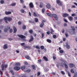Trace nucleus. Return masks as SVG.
Here are the masks:
<instances>
[{
  "label": "nucleus",
  "instance_id": "obj_1",
  "mask_svg": "<svg viewBox=\"0 0 77 77\" xmlns=\"http://www.w3.org/2000/svg\"><path fill=\"white\" fill-rule=\"evenodd\" d=\"M47 14L49 17H53L55 18V20H58V18H57V16L56 14H50L48 13H47Z\"/></svg>",
  "mask_w": 77,
  "mask_h": 77
},
{
  "label": "nucleus",
  "instance_id": "obj_2",
  "mask_svg": "<svg viewBox=\"0 0 77 77\" xmlns=\"http://www.w3.org/2000/svg\"><path fill=\"white\" fill-rule=\"evenodd\" d=\"M4 20H8V21H11L12 20V18L11 17H5L4 18Z\"/></svg>",
  "mask_w": 77,
  "mask_h": 77
},
{
  "label": "nucleus",
  "instance_id": "obj_3",
  "mask_svg": "<svg viewBox=\"0 0 77 77\" xmlns=\"http://www.w3.org/2000/svg\"><path fill=\"white\" fill-rule=\"evenodd\" d=\"M56 2L59 6H62V2H61V1L60 0H56Z\"/></svg>",
  "mask_w": 77,
  "mask_h": 77
},
{
  "label": "nucleus",
  "instance_id": "obj_4",
  "mask_svg": "<svg viewBox=\"0 0 77 77\" xmlns=\"http://www.w3.org/2000/svg\"><path fill=\"white\" fill-rule=\"evenodd\" d=\"M8 66V65L7 64H6L5 65L4 64H2L1 65V68L2 71L4 70V68H6Z\"/></svg>",
  "mask_w": 77,
  "mask_h": 77
},
{
  "label": "nucleus",
  "instance_id": "obj_5",
  "mask_svg": "<svg viewBox=\"0 0 77 77\" xmlns=\"http://www.w3.org/2000/svg\"><path fill=\"white\" fill-rule=\"evenodd\" d=\"M73 30V32H70V33L72 35H73V34H75V28L74 27H72V26L71 27Z\"/></svg>",
  "mask_w": 77,
  "mask_h": 77
},
{
  "label": "nucleus",
  "instance_id": "obj_6",
  "mask_svg": "<svg viewBox=\"0 0 77 77\" xmlns=\"http://www.w3.org/2000/svg\"><path fill=\"white\" fill-rule=\"evenodd\" d=\"M44 22H46V21L43 20L42 21V23L40 25V27H43L44 26Z\"/></svg>",
  "mask_w": 77,
  "mask_h": 77
},
{
  "label": "nucleus",
  "instance_id": "obj_7",
  "mask_svg": "<svg viewBox=\"0 0 77 77\" xmlns=\"http://www.w3.org/2000/svg\"><path fill=\"white\" fill-rule=\"evenodd\" d=\"M17 36L19 38H21L22 39H23V38H26V36L23 35H18Z\"/></svg>",
  "mask_w": 77,
  "mask_h": 77
},
{
  "label": "nucleus",
  "instance_id": "obj_8",
  "mask_svg": "<svg viewBox=\"0 0 77 77\" xmlns=\"http://www.w3.org/2000/svg\"><path fill=\"white\" fill-rule=\"evenodd\" d=\"M29 8H34V5L32 2H30L29 4Z\"/></svg>",
  "mask_w": 77,
  "mask_h": 77
},
{
  "label": "nucleus",
  "instance_id": "obj_9",
  "mask_svg": "<svg viewBox=\"0 0 77 77\" xmlns=\"http://www.w3.org/2000/svg\"><path fill=\"white\" fill-rule=\"evenodd\" d=\"M43 6H45V5L44 4L42 3V2H40V5H39V8H42L43 7Z\"/></svg>",
  "mask_w": 77,
  "mask_h": 77
},
{
  "label": "nucleus",
  "instance_id": "obj_10",
  "mask_svg": "<svg viewBox=\"0 0 77 77\" xmlns=\"http://www.w3.org/2000/svg\"><path fill=\"white\" fill-rule=\"evenodd\" d=\"M14 69L16 71H19V70L20 69V67L19 66H16L14 67Z\"/></svg>",
  "mask_w": 77,
  "mask_h": 77
},
{
  "label": "nucleus",
  "instance_id": "obj_11",
  "mask_svg": "<svg viewBox=\"0 0 77 77\" xmlns=\"http://www.w3.org/2000/svg\"><path fill=\"white\" fill-rule=\"evenodd\" d=\"M23 47H24V50L26 49V48H28L29 49H31V48H30V46H23Z\"/></svg>",
  "mask_w": 77,
  "mask_h": 77
},
{
  "label": "nucleus",
  "instance_id": "obj_12",
  "mask_svg": "<svg viewBox=\"0 0 77 77\" xmlns=\"http://www.w3.org/2000/svg\"><path fill=\"white\" fill-rule=\"evenodd\" d=\"M63 16L64 18H66V17L69 16V14L67 13L64 14L63 15Z\"/></svg>",
  "mask_w": 77,
  "mask_h": 77
},
{
  "label": "nucleus",
  "instance_id": "obj_13",
  "mask_svg": "<svg viewBox=\"0 0 77 77\" xmlns=\"http://www.w3.org/2000/svg\"><path fill=\"white\" fill-rule=\"evenodd\" d=\"M30 38H31L29 41V42L33 41V39H34V38H33V36L31 35L30 36Z\"/></svg>",
  "mask_w": 77,
  "mask_h": 77
},
{
  "label": "nucleus",
  "instance_id": "obj_14",
  "mask_svg": "<svg viewBox=\"0 0 77 77\" xmlns=\"http://www.w3.org/2000/svg\"><path fill=\"white\" fill-rule=\"evenodd\" d=\"M13 28L14 30L13 33H16L17 32V29L15 26H13Z\"/></svg>",
  "mask_w": 77,
  "mask_h": 77
},
{
  "label": "nucleus",
  "instance_id": "obj_15",
  "mask_svg": "<svg viewBox=\"0 0 77 77\" xmlns=\"http://www.w3.org/2000/svg\"><path fill=\"white\" fill-rule=\"evenodd\" d=\"M8 44H5L4 45L3 47V48L4 49H8Z\"/></svg>",
  "mask_w": 77,
  "mask_h": 77
},
{
  "label": "nucleus",
  "instance_id": "obj_16",
  "mask_svg": "<svg viewBox=\"0 0 77 77\" xmlns=\"http://www.w3.org/2000/svg\"><path fill=\"white\" fill-rule=\"evenodd\" d=\"M46 8L48 9L51 8V5L50 4H48L46 5Z\"/></svg>",
  "mask_w": 77,
  "mask_h": 77
},
{
  "label": "nucleus",
  "instance_id": "obj_17",
  "mask_svg": "<svg viewBox=\"0 0 77 77\" xmlns=\"http://www.w3.org/2000/svg\"><path fill=\"white\" fill-rule=\"evenodd\" d=\"M73 66H75V65L73 63H70L69 64V68H73Z\"/></svg>",
  "mask_w": 77,
  "mask_h": 77
},
{
  "label": "nucleus",
  "instance_id": "obj_18",
  "mask_svg": "<svg viewBox=\"0 0 77 77\" xmlns=\"http://www.w3.org/2000/svg\"><path fill=\"white\" fill-rule=\"evenodd\" d=\"M11 13H12L11 11H6L5 12V15H9L10 14H11Z\"/></svg>",
  "mask_w": 77,
  "mask_h": 77
},
{
  "label": "nucleus",
  "instance_id": "obj_19",
  "mask_svg": "<svg viewBox=\"0 0 77 77\" xmlns=\"http://www.w3.org/2000/svg\"><path fill=\"white\" fill-rule=\"evenodd\" d=\"M68 18L69 21H71L73 20V17L71 16H69V17H68Z\"/></svg>",
  "mask_w": 77,
  "mask_h": 77
},
{
  "label": "nucleus",
  "instance_id": "obj_20",
  "mask_svg": "<svg viewBox=\"0 0 77 77\" xmlns=\"http://www.w3.org/2000/svg\"><path fill=\"white\" fill-rule=\"evenodd\" d=\"M33 15L35 17H38V15H37V14L35 12H34L33 13Z\"/></svg>",
  "mask_w": 77,
  "mask_h": 77
},
{
  "label": "nucleus",
  "instance_id": "obj_21",
  "mask_svg": "<svg viewBox=\"0 0 77 77\" xmlns=\"http://www.w3.org/2000/svg\"><path fill=\"white\" fill-rule=\"evenodd\" d=\"M51 34H52V35H53L54 33L53 32H54V30H53V29L51 28Z\"/></svg>",
  "mask_w": 77,
  "mask_h": 77
},
{
  "label": "nucleus",
  "instance_id": "obj_22",
  "mask_svg": "<svg viewBox=\"0 0 77 77\" xmlns=\"http://www.w3.org/2000/svg\"><path fill=\"white\" fill-rule=\"evenodd\" d=\"M43 58L45 60V61H48V58H47V57L45 56Z\"/></svg>",
  "mask_w": 77,
  "mask_h": 77
},
{
  "label": "nucleus",
  "instance_id": "obj_23",
  "mask_svg": "<svg viewBox=\"0 0 77 77\" xmlns=\"http://www.w3.org/2000/svg\"><path fill=\"white\" fill-rule=\"evenodd\" d=\"M25 58L26 59H28V60H29V59H30V57L28 55H26L25 56Z\"/></svg>",
  "mask_w": 77,
  "mask_h": 77
},
{
  "label": "nucleus",
  "instance_id": "obj_24",
  "mask_svg": "<svg viewBox=\"0 0 77 77\" xmlns=\"http://www.w3.org/2000/svg\"><path fill=\"white\" fill-rule=\"evenodd\" d=\"M26 68V66H23L21 67L20 69H22V70H24Z\"/></svg>",
  "mask_w": 77,
  "mask_h": 77
},
{
  "label": "nucleus",
  "instance_id": "obj_25",
  "mask_svg": "<svg viewBox=\"0 0 77 77\" xmlns=\"http://www.w3.org/2000/svg\"><path fill=\"white\" fill-rule=\"evenodd\" d=\"M66 48H67V49H69V48H70V46L68 44H67L66 45Z\"/></svg>",
  "mask_w": 77,
  "mask_h": 77
},
{
  "label": "nucleus",
  "instance_id": "obj_26",
  "mask_svg": "<svg viewBox=\"0 0 77 77\" xmlns=\"http://www.w3.org/2000/svg\"><path fill=\"white\" fill-rule=\"evenodd\" d=\"M47 41L49 43H51V40L50 39H48L47 40Z\"/></svg>",
  "mask_w": 77,
  "mask_h": 77
},
{
  "label": "nucleus",
  "instance_id": "obj_27",
  "mask_svg": "<svg viewBox=\"0 0 77 77\" xmlns=\"http://www.w3.org/2000/svg\"><path fill=\"white\" fill-rule=\"evenodd\" d=\"M35 23H38V19L37 18H35Z\"/></svg>",
  "mask_w": 77,
  "mask_h": 77
},
{
  "label": "nucleus",
  "instance_id": "obj_28",
  "mask_svg": "<svg viewBox=\"0 0 77 77\" xmlns=\"http://www.w3.org/2000/svg\"><path fill=\"white\" fill-rule=\"evenodd\" d=\"M20 11L21 12V13H22V14H23V13H24L25 11L24 10H23V9H21L20 10Z\"/></svg>",
  "mask_w": 77,
  "mask_h": 77
},
{
  "label": "nucleus",
  "instance_id": "obj_29",
  "mask_svg": "<svg viewBox=\"0 0 77 77\" xmlns=\"http://www.w3.org/2000/svg\"><path fill=\"white\" fill-rule=\"evenodd\" d=\"M63 64L64 65L65 68H68V66L66 65V63H64Z\"/></svg>",
  "mask_w": 77,
  "mask_h": 77
},
{
  "label": "nucleus",
  "instance_id": "obj_30",
  "mask_svg": "<svg viewBox=\"0 0 77 77\" xmlns=\"http://www.w3.org/2000/svg\"><path fill=\"white\" fill-rule=\"evenodd\" d=\"M15 5H16V3H14L11 4L10 5V6H15Z\"/></svg>",
  "mask_w": 77,
  "mask_h": 77
},
{
  "label": "nucleus",
  "instance_id": "obj_31",
  "mask_svg": "<svg viewBox=\"0 0 77 77\" xmlns=\"http://www.w3.org/2000/svg\"><path fill=\"white\" fill-rule=\"evenodd\" d=\"M10 72L12 74V75H14V72L12 70H10Z\"/></svg>",
  "mask_w": 77,
  "mask_h": 77
},
{
  "label": "nucleus",
  "instance_id": "obj_32",
  "mask_svg": "<svg viewBox=\"0 0 77 77\" xmlns=\"http://www.w3.org/2000/svg\"><path fill=\"white\" fill-rule=\"evenodd\" d=\"M70 72L71 73H74V71L73 69H72L70 70Z\"/></svg>",
  "mask_w": 77,
  "mask_h": 77
},
{
  "label": "nucleus",
  "instance_id": "obj_33",
  "mask_svg": "<svg viewBox=\"0 0 77 77\" xmlns=\"http://www.w3.org/2000/svg\"><path fill=\"white\" fill-rule=\"evenodd\" d=\"M16 66H20V65H21V64L19 63H16Z\"/></svg>",
  "mask_w": 77,
  "mask_h": 77
},
{
  "label": "nucleus",
  "instance_id": "obj_34",
  "mask_svg": "<svg viewBox=\"0 0 77 77\" xmlns=\"http://www.w3.org/2000/svg\"><path fill=\"white\" fill-rule=\"evenodd\" d=\"M22 29H26V26L25 25H23L22 26Z\"/></svg>",
  "mask_w": 77,
  "mask_h": 77
},
{
  "label": "nucleus",
  "instance_id": "obj_35",
  "mask_svg": "<svg viewBox=\"0 0 77 77\" xmlns=\"http://www.w3.org/2000/svg\"><path fill=\"white\" fill-rule=\"evenodd\" d=\"M32 66L33 68V69H35V70L36 69H35V65H32Z\"/></svg>",
  "mask_w": 77,
  "mask_h": 77
},
{
  "label": "nucleus",
  "instance_id": "obj_36",
  "mask_svg": "<svg viewBox=\"0 0 77 77\" xmlns=\"http://www.w3.org/2000/svg\"><path fill=\"white\" fill-rule=\"evenodd\" d=\"M59 52L61 54H63V50H60L59 51Z\"/></svg>",
  "mask_w": 77,
  "mask_h": 77
},
{
  "label": "nucleus",
  "instance_id": "obj_37",
  "mask_svg": "<svg viewBox=\"0 0 77 77\" xmlns=\"http://www.w3.org/2000/svg\"><path fill=\"white\" fill-rule=\"evenodd\" d=\"M29 32L30 33V34H32V33H33V31L32 30H29Z\"/></svg>",
  "mask_w": 77,
  "mask_h": 77
},
{
  "label": "nucleus",
  "instance_id": "obj_38",
  "mask_svg": "<svg viewBox=\"0 0 77 77\" xmlns=\"http://www.w3.org/2000/svg\"><path fill=\"white\" fill-rule=\"evenodd\" d=\"M40 48L42 50H44V46H41L40 47Z\"/></svg>",
  "mask_w": 77,
  "mask_h": 77
},
{
  "label": "nucleus",
  "instance_id": "obj_39",
  "mask_svg": "<svg viewBox=\"0 0 77 77\" xmlns=\"http://www.w3.org/2000/svg\"><path fill=\"white\" fill-rule=\"evenodd\" d=\"M8 31V30L6 28L4 30V31L5 32H7Z\"/></svg>",
  "mask_w": 77,
  "mask_h": 77
},
{
  "label": "nucleus",
  "instance_id": "obj_40",
  "mask_svg": "<svg viewBox=\"0 0 77 77\" xmlns=\"http://www.w3.org/2000/svg\"><path fill=\"white\" fill-rule=\"evenodd\" d=\"M61 74H63V75H65V72H64L63 71H61Z\"/></svg>",
  "mask_w": 77,
  "mask_h": 77
},
{
  "label": "nucleus",
  "instance_id": "obj_41",
  "mask_svg": "<svg viewBox=\"0 0 77 77\" xmlns=\"http://www.w3.org/2000/svg\"><path fill=\"white\" fill-rule=\"evenodd\" d=\"M5 2V1L3 0H1L0 1V3L1 4H3V3Z\"/></svg>",
  "mask_w": 77,
  "mask_h": 77
},
{
  "label": "nucleus",
  "instance_id": "obj_42",
  "mask_svg": "<svg viewBox=\"0 0 77 77\" xmlns=\"http://www.w3.org/2000/svg\"><path fill=\"white\" fill-rule=\"evenodd\" d=\"M12 32H13V29H10V33H11Z\"/></svg>",
  "mask_w": 77,
  "mask_h": 77
},
{
  "label": "nucleus",
  "instance_id": "obj_43",
  "mask_svg": "<svg viewBox=\"0 0 77 77\" xmlns=\"http://www.w3.org/2000/svg\"><path fill=\"white\" fill-rule=\"evenodd\" d=\"M35 48H37V49H40V48H39V47L38 46H36Z\"/></svg>",
  "mask_w": 77,
  "mask_h": 77
},
{
  "label": "nucleus",
  "instance_id": "obj_44",
  "mask_svg": "<svg viewBox=\"0 0 77 77\" xmlns=\"http://www.w3.org/2000/svg\"><path fill=\"white\" fill-rule=\"evenodd\" d=\"M38 63H41V62H42V60H41V59H40L39 60H38Z\"/></svg>",
  "mask_w": 77,
  "mask_h": 77
},
{
  "label": "nucleus",
  "instance_id": "obj_45",
  "mask_svg": "<svg viewBox=\"0 0 77 77\" xmlns=\"http://www.w3.org/2000/svg\"><path fill=\"white\" fill-rule=\"evenodd\" d=\"M30 71V69H27L26 71V72H29Z\"/></svg>",
  "mask_w": 77,
  "mask_h": 77
},
{
  "label": "nucleus",
  "instance_id": "obj_46",
  "mask_svg": "<svg viewBox=\"0 0 77 77\" xmlns=\"http://www.w3.org/2000/svg\"><path fill=\"white\" fill-rule=\"evenodd\" d=\"M63 20L65 21V22H66V23L68 22V21H67V20H66V18H64Z\"/></svg>",
  "mask_w": 77,
  "mask_h": 77
},
{
  "label": "nucleus",
  "instance_id": "obj_47",
  "mask_svg": "<svg viewBox=\"0 0 77 77\" xmlns=\"http://www.w3.org/2000/svg\"><path fill=\"white\" fill-rule=\"evenodd\" d=\"M7 28L8 29H11V27H10V26H7Z\"/></svg>",
  "mask_w": 77,
  "mask_h": 77
},
{
  "label": "nucleus",
  "instance_id": "obj_48",
  "mask_svg": "<svg viewBox=\"0 0 77 77\" xmlns=\"http://www.w3.org/2000/svg\"><path fill=\"white\" fill-rule=\"evenodd\" d=\"M76 75L77 76V72H76L75 73V75H74L73 76V77H76Z\"/></svg>",
  "mask_w": 77,
  "mask_h": 77
},
{
  "label": "nucleus",
  "instance_id": "obj_49",
  "mask_svg": "<svg viewBox=\"0 0 77 77\" xmlns=\"http://www.w3.org/2000/svg\"><path fill=\"white\" fill-rule=\"evenodd\" d=\"M72 17H74V16H76V15L75 14H72L71 15Z\"/></svg>",
  "mask_w": 77,
  "mask_h": 77
},
{
  "label": "nucleus",
  "instance_id": "obj_50",
  "mask_svg": "<svg viewBox=\"0 0 77 77\" xmlns=\"http://www.w3.org/2000/svg\"><path fill=\"white\" fill-rule=\"evenodd\" d=\"M29 22L30 23H34V22H32L31 20H30L29 21Z\"/></svg>",
  "mask_w": 77,
  "mask_h": 77
},
{
  "label": "nucleus",
  "instance_id": "obj_51",
  "mask_svg": "<svg viewBox=\"0 0 77 77\" xmlns=\"http://www.w3.org/2000/svg\"><path fill=\"white\" fill-rule=\"evenodd\" d=\"M42 11L43 13H44V11H45V9L43 8L42 9Z\"/></svg>",
  "mask_w": 77,
  "mask_h": 77
},
{
  "label": "nucleus",
  "instance_id": "obj_52",
  "mask_svg": "<svg viewBox=\"0 0 77 77\" xmlns=\"http://www.w3.org/2000/svg\"><path fill=\"white\" fill-rule=\"evenodd\" d=\"M65 35L66 37H68V36H69V35H68L67 33H66L65 34Z\"/></svg>",
  "mask_w": 77,
  "mask_h": 77
},
{
  "label": "nucleus",
  "instance_id": "obj_53",
  "mask_svg": "<svg viewBox=\"0 0 77 77\" xmlns=\"http://www.w3.org/2000/svg\"><path fill=\"white\" fill-rule=\"evenodd\" d=\"M24 44H25V43H23L20 44V45H21L22 46H23Z\"/></svg>",
  "mask_w": 77,
  "mask_h": 77
},
{
  "label": "nucleus",
  "instance_id": "obj_54",
  "mask_svg": "<svg viewBox=\"0 0 77 77\" xmlns=\"http://www.w3.org/2000/svg\"><path fill=\"white\" fill-rule=\"evenodd\" d=\"M46 33H47V35H50V31H49L47 32H46Z\"/></svg>",
  "mask_w": 77,
  "mask_h": 77
},
{
  "label": "nucleus",
  "instance_id": "obj_55",
  "mask_svg": "<svg viewBox=\"0 0 77 77\" xmlns=\"http://www.w3.org/2000/svg\"><path fill=\"white\" fill-rule=\"evenodd\" d=\"M18 24H19V25H21V22L20 21H19L18 22Z\"/></svg>",
  "mask_w": 77,
  "mask_h": 77
},
{
  "label": "nucleus",
  "instance_id": "obj_56",
  "mask_svg": "<svg viewBox=\"0 0 77 77\" xmlns=\"http://www.w3.org/2000/svg\"><path fill=\"white\" fill-rule=\"evenodd\" d=\"M53 37L54 38H56V35H53Z\"/></svg>",
  "mask_w": 77,
  "mask_h": 77
},
{
  "label": "nucleus",
  "instance_id": "obj_57",
  "mask_svg": "<svg viewBox=\"0 0 77 77\" xmlns=\"http://www.w3.org/2000/svg\"><path fill=\"white\" fill-rule=\"evenodd\" d=\"M41 74V73L40 72H38L37 73V76H39Z\"/></svg>",
  "mask_w": 77,
  "mask_h": 77
},
{
  "label": "nucleus",
  "instance_id": "obj_58",
  "mask_svg": "<svg viewBox=\"0 0 77 77\" xmlns=\"http://www.w3.org/2000/svg\"><path fill=\"white\" fill-rule=\"evenodd\" d=\"M44 36V33H42V38H43Z\"/></svg>",
  "mask_w": 77,
  "mask_h": 77
},
{
  "label": "nucleus",
  "instance_id": "obj_59",
  "mask_svg": "<svg viewBox=\"0 0 77 77\" xmlns=\"http://www.w3.org/2000/svg\"><path fill=\"white\" fill-rule=\"evenodd\" d=\"M65 32V30L64 29H63L62 30V33H63Z\"/></svg>",
  "mask_w": 77,
  "mask_h": 77
},
{
  "label": "nucleus",
  "instance_id": "obj_60",
  "mask_svg": "<svg viewBox=\"0 0 77 77\" xmlns=\"http://www.w3.org/2000/svg\"><path fill=\"white\" fill-rule=\"evenodd\" d=\"M53 59L54 60H55L56 59V57L55 56H53Z\"/></svg>",
  "mask_w": 77,
  "mask_h": 77
},
{
  "label": "nucleus",
  "instance_id": "obj_61",
  "mask_svg": "<svg viewBox=\"0 0 77 77\" xmlns=\"http://www.w3.org/2000/svg\"><path fill=\"white\" fill-rule=\"evenodd\" d=\"M20 2L21 3H24V2H23V0H20Z\"/></svg>",
  "mask_w": 77,
  "mask_h": 77
},
{
  "label": "nucleus",
  "instance_id": "obj_62",
  "mask_svg": "<svg viewBox=\"0 0 77 77\" xmlns=\"http://www.w3.org/2000/svg\"><path fill=\"white\" fill-rule=\"evenodd\" d=\"M68 74L69 76V77H71V74H70V73H69V72H68Z\"/></svg>",
  "mask_w": 77,
  "mask_h": 77
},
{
  "label": "nucleus",
  "instance_id": "obj_63",
  "mask_svg": "<svg viewBox=\"0 0 77 77\" xmlns=\"http://www.w3.org/2000/svg\"><path fill=\"white\" fill-rule=\"evenodd\" d=\"M64 26H67V24L66 23H65L64 24Z\"/></svg>",
  "mask_w": 77,
  "mask_h": 77
},
{
  "label": "nucleus",
  "instance_id": "obj_64",
  "mask_svg": "<svg viewBox=\"0 0 77 77\" xmlns=\"http://www.w3.org/2000/svg\"><path fill=\"white\" fill-rule=\"evenodd\" d=\"M22 77H26V76L25 75H22L21 76Z\"/></svg>",
  "mask_w": 77,
  "mask_h": 77
}]
</instances>
